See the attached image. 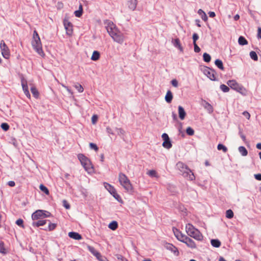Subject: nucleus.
<instances>
[{"mask_svg":"<svg viewBox=\"0 0 261 261\" xmlns=\"http://www.w3.org/2000/svg\"><path fill=\"white\" fill-rule=\"evenodd\" d=\"M220 89L224 92H228L229 91V87L224 84L220 85Z\"/></svg>","mask_w":261,"mask_h":261,"instance_id":"41","label":"nucleus"},{"mask_svg":"<svg viewBox=\"0 0 261 261\" xmlns=\"http://www.w3.org/2000/svg\"><path fill=\"white\" fill-rule=\"evenodd\" d=\"M215 64L218 67V68H219L220 69H221L222 70H224L223 62L221 60H220L219 59L216 60V61L215 62Z\"/></svg>","mask_w":261,"mask_h":261,"instance_id":"28","label":"nucleus"},{"mask_svg":"<svg viewBox=\"0 0 261 261\" xmlns=\"http://www.w3.org/2000/svg\"><path fill=\"white\" fill-rule=\"evenodd\" d=\"M116 256L119 261H128L126 258L120 254H116Z\"/></svg>","mask_w":261,"mask_h":261,"instance_id":"47","label":"nucleus"},{"mask_svg":"<svg viewBox=\"0 0 261 261\" xmlns=\"http://www.w3.org/2000/svg\"><path fill=\"white\" fill-rule=\"evenodd\" d=\"M171 84H172V86L175 87H177L178 86V82L175 79L172 80Z\"/></svg>","mask_w":261,"mask_h":261,"instance_id":"55","label":"nucleus"},{"mask_svg":"<svg viewBox=\"0 0 261 261\" xmlns=\"http://www.w3.org/2000/svg\"><path fill=\"white\" fill-rule=\"evenodd\" d=\"M162 137L164 140L162 144L163 146L167 149L170 148L172 147V144L169 140L168 135L166 133H164L162 135Z\"/></svg>","mask_w":261,"mask_h":261,"instance_id":"14","label":"nucleus"},{"mask_svg":"<svg viewBox=\"0 0 261 261\" xmlns=\"http://www.w3.org/2000/svg\"><path fill=\"white\" fill-rule=\"evenodd\" d=\"M63 206L66 208V209H69L70 207V204L68 203V202L66 200H63Z\"/></svg>","mask_w":261,"mask_h":261,"instance_id":"51","label":"nucleus"},{"mask_svg":"<svg viewBox=\"0 0 261 261\" xmlns=\"http://www.w3.org/2000/svg\"><path fill=\"white\" fill-rule=\"evenodd\" d=\"M243 115L247 119H250V114L247 112V111H244L243 113Z\"/></svg>","mask_w":261,"mask_h":261,"instance_id":"56","label":"nucleus"},{"mask_svg":"<svg viewBox=\"0 0 261 261\" xmlns=\"http://www.w3.org/2000/svg\"><path fill=\"white\" fill-rule=\"evenodd\" d=\"M233 212L231 210H228L226 212V217L228 219H231L233 217Z\"/></svg>","mask_w":261,"mask_h":261,"instance_id":"35","label":"nucleus"},{"mask_svg":"<svg viewBox=\"0 0 261 261\" xmlns=\"http://www.w3.org/2000/svg\"><path fill=\"white\" fill-rule=\"evenodd\" d=\"M173 232L176 238L182 242L187 238V236L181 233L177 229H173Z\"/></svg>","mask_w":261,"mask_h":261,"instance_id":"16","label":"nucleus"},{"mask_svg":"<svg viewBox=\"0 0 261 261\" xmlns=\"http://www.w3.org/2000/svg\"><path fill=\"white\" fill-rule=\"evenodd\" d=\"M77 157L85 170L88 173L92 172L93 169L90 161L83 154H79Z\"/></svg>","mask_w":261,"mask_h":261,"instance_id":"5","label":"nucleus"},{"mask_svg":"<svg viewBox=\"0 0 261 261\" xmlns=\"http://www.w3.org/2000/svg\"><path fill=\"white\" fill-rule=\"evenodd\" d=\"M31 91L32 94L33 95V96L35 98H38V96H39V92H38L37 89L35 87H31Z\"/></svg>","mask_w":261,"mask_h":261,"instance_id":"33","label":"nucleus"},{"mask_svg":"<svg viewBox=\"0 0 261 261\" xmlns=\"http://www.w3.org/2000/svg\"><path fill=\"white\" fill-rule=\"evenodd\" d=\"M203 60L205 62H210L211 59V56L207 53H204L203 55Z\"/></svg>","mask_w":261,"mask_h":261,"instance_id":"36","label":"nucleus"},{"mask_svg":"<svg viewBox=\"0 0 261 261\" xmlns=\"http://www.w3.org/2000/svg\"><path fill=\"white\" fill-rule=\"evenodd\" d=\"M47 212L43 210H37L32 215V218L33 220H38L43 218L47 217L49 215H46Z\"/></svg>","mask_w":261,"mask_h":261,"instance_id":"11","label":"nucleus"},{"mask_svg":"<svg viewBox=\"0 0 261 261\" xmlns=\"http://www.w3.org/2000/svg\"><path fill=\"white\" fill-rule=\"evenodd\" d=\"M74 87L80 93L83 92L84 91L83 87H82V86L81 84H80L79 83L76 84L74 85Z\"/></svg>","mask_w":261,"mask_h":261,"instance_id":"40","label":"nucleus"},{"mask_svg":"<svg viewBox=\"0 0 261 261\" xmlns=\"http://www.w3.org/2000/svg\"><path fill=\"white\" fill-rule=\"evenodd\" d=\"M179 117L181 120H184L186 116V113L184 109L180 106L178 107Z\"/></svg>","mask_w":261,"mask_h":261,"instance_id":"21","label":"nucleus"},{"mask_svg":"<svg viewBox=\"0 0 261 261\" xmlns=\"http://www.w3.org/2000/svg\"><path fill=\"white\" fill-rule=\"evenodd\" d=\"M147 174L151 177H158L156 172L154 170H149L147 172Z\"/></svg>","mask_w":261,"mask_h":261,"instance_id":"42","label":"nucleus"},{"mask_svg":"<svg viewBox=\"0 0 261 261\" xmlns=\"http://www.w3.org/2000/svg\"><path fill=\"white\" fill-rule=\"evenodd\" d=\"M97 120H98V117L97 115H94L92 116V118H91V121H92V123L93 124H95L96 123V122L97 121Z\"/></svg>","mask_w":261,"mask_h":261,"instance_id":"50","label":"nucleus"},{"mask_svg":"<svg viewBox=\"0 0 261 261\" xmlns=\"http://www.w3.org/2000/svg\"><path fill=\"white\" fill-rule=\"evenodd\" d=\"M173 99V95L171 91L168 90L165 96V100L167 102L170 103Z\"/></svg>","mask_w":261,"mask_h":261,"instance_id":"23","label":"nucleus"},{"mask_svg":"<svg viewBox=\"0 0 261 261\" xmlns=\"http://www.w3.org/2000/svg\"><path fill=\"white\" fill-rule=\"evenodd\" d=\"M21 85H22V89H23L24 94L28 98H30L31 95H30L29 89H28V87L27 85V82L22 81Z\"/></svg>","mask_w":261,"mask_h":261,"instance_id":"19","label":"nucleus"},{"mask_svg":"<svg viewBox=\"0 0 261 261\" xmlns=\"http://www.w3.org/2000/svg\"><path fill=\"white\" fill-rule=\"evenodd\" d=\"M173 43L175 47H177L181 51H183V48L180 44V40L178 38L175 39Z\"/></svg>","mask_w":261,"mask_h":261,"instance_id":"27","label":"nucleus"},{"mask_svg":"<svg viewBox=\"0 0 261 261\" xmlns=\"http://www.w3.org/2000/svg\"><path fill=\"white\" fill-rule=\"evenodd\" d=\"M0 252L4 254L7 253L5 248L4 243L3 242H1L0 243Z\"/></svg>","mask_w":261,"mask_h":261,"instance_id":"39","label":"nucleus"},{"mask_svg":"<svg viewBox=\"0 0 261 261\" xmlns=\"http://www.w3.org/2000/svg\"><path fill=\"white\" fill-rule=\"evenodd\" d=\"M183 242L185 243L188 247L191 248H194L196 247V244L195 242L189 237H187Z\"/></svg>","mask_w":261,"mask_h":261,"instance_id":"18","label":"nucleus"},{"mask_svg":"<svg viewBox=\"0 0 261 261\" xmlns=\"http://www.w3.org/2000/svg\"><path fill=\"white\" fill-rule=\"evenodd\" d=\"M89 146H90V147L91 149H94L96 151H98V148L95 144L93 143H90L89 144Z\"/></svg>","mask_w":261,"mask_h":261,"instance_id":"49","label":"nucleus"},{"mask_svg":"<svg viewBox=\"0 0 261 261\" xmlns=\"http://www.w3.org/2000/svg\"><path fill=\"white\" fill-rule=\"evenodd\" d=\"M227 84L231 89L236 90L242 94H246V89L244 88L242 85L239 84L235 80H229L227 82Z\"/></svg>","mask_w":261,"mask_h":261,"instance_id":"6","label":"nucleus"},{"mask_svg":"<svg viewBox=\"0 0 261 261\" xmlns=\"http://www.w3.org/2000/svg\"><path fill=\"white\" fill-rule=\"evenodd\" d=\"M238 42L241 45H244L248 44L247 40L243 36H240L239 38Z\"/></svg>","mask_w":261,"mask_h":261,"instance_id":"30","label":"nucleus"},{"mask_svg":"<svg viewBox=\"0 0 261 261\" xmlns=\"http://www.w3.org/2000/svg\"><path fill=\"white\" fill-rule=\"evenodd\" d=\"M211 244L213 247H219L221 245V242L219 240L213 239L211 241Z\"/></svg>","mask_w":261,"mask_h":261,"instance_id":"31","label":"nucleus"},{"mask_svg":"<svg viewBox=\"0 0 261 261\" xmlns=\"http://www.w3.org/2000/svg\"><path fill=\"white\" fill-rule=\"evenodd\" d=\"M107 132L110 134H114L112 129L109 127H107Z\"/></svg>","mask_w":261,"mask_h":261,"instance_id":"59","label":"nucleus"},{"mask_svg":"<svg viewBox=\"0 0 261 261\" xmlns=\"http://www.w3.org/2000/svg\"><path fill=\"white\" fill-rule=\"evenodd\" d=\"M186 133L190 136H192L194 134V130L191 127H188L186 129Z\"/></svg>","mask_w":261,"mask_h":261,"instance_id":"43","label":"nucleus"},{"mask_svg":"<svg viewBox=\"0 0 261 261\" xmlns=\"http://www.w3.org/2000/svg\"><path fill=\"white\" fill-rule=\"evenodd\" d=\"M198 35L196 33H194L193 35V44L196 43V41L198 39Z\"/></svg>","mask_w":261,"mask_h":261,"instance_id":"53","label":"nucleus"},{"mask_svg":"<svg viewBox=\"0 0 261 261\" xmlns=\"http://www.w3.org/2000/svg\"><path fill=\"white\" fill-rule=\"evenodd\" d=\"M250 58L254 61H257L258 57L256 53L254 51H251L250 52Z\"/></svg>","mask_w":261,"mask_h":261,"instance_id":"37","label":"nucleus"},{"mask_svg":"<svg viewBox=\"0 0 261 261\" xmlns=\"http://www.w3.org/2000/svg\"><path fill=\"white\" fill-rule=\"evenodd\" d=\"M118 180L120 185L124 189L129 193L134 192V187L128 177L124 173L120 172L118 175Z\"/></svg>","mask_w":261,"mask_h":261,"instance_id":"1","label":"nucleus"},{"mask_svg":"<svg viewBox=\"0 0 261 261\" xmlns=\"http://www.w3.org/2000/svg\"><path fill=\"white\" fill-rule=\"evenodd\" d=\"M104 186L105 188L110 193L111 195H113V196L117 199L118 201L121 200V197L119 196V194L116 192V189L115 188L111 185L110 184L107 183V182H104L103 183Z\"/></svg>","mask_w":261,"mask_h":261,"instance_id":"8","label":"nucleus"},{"mask_svg":"<svg viewBox=\"0 0 261 261\" xmlns=\"http://www.w3.org/2000/svg\"><path fill=\"white\" fill-rule=\"evenodd\" d=\"M256 148L257 149H260L261 150V143H259L257 144Z\"/></svg>","mask_w":261,"mask_h":261,"instance_id":"64","label":"nucleus"},{"mask_svg":"<svg viewBox=\"0 0 261 261\" xmlns=\"http://www.w3.org/2000/svg\"><path fill=\"white\" fill-rule=\"evenodd\" d=\"M165 247L172 252L174 253V254L176 256H178L179 254V252L177 248L174 246L173 245L170 243H166L165 245Z\"/></svg>","mask_w":261,"mask_h":261,"instance_id":"15","label":"nucleus"},{"mask_svg":"<svg viewBox=\"0 0 261 261\" xmlns=\"http://www.w3.org/2000/svg\"><path fill=\"white\" fill-rule=\"evenodd\" d=\"M198 14L200 16L201 19L203 20L204 21H206L207 20V16L205 13L202 9L198 10Z\"/></svg>","mask_w":261,"mask_h":261,"instance_id":"25","label":"nucleus"},{"mask_svg":"<svg viewBox=\"0 0 261 261\" xmlns=\"http://www.w3.org/2000/svg\"><path fill=\"white\" fill-rule=\"evenodd\" d=\"M64 26L66 31V34L68 36H71L73 33V26L72 23L67 19H64Z\"/></svg>","mask_w":261,"mask_h":261,"instance_id":"12","label":"nucleus"},{"mask_svg":"<svg viewBox=\"0 0 261 261\" xmlns=\"http://www.w3.org/2000/svg\"><path fill=\"white\" fill-rule=\"evenodd\" d=\"M1 128L5 131H7L9 129V125L7 123H2Z\"/></svg>","mask_w":261,"mask_h":261,"instance_id":"44","label":"nucleus"},{"mask_svg":"<svg viewBox=\"0 0 261 261\" xmlns=\"http://www.w3.org/2000/svg\"><path fill=\"white\" fill-rule=\"evenodd\" d=\"M46 220H40L37 222H34L33 223L32 225L33 226H35V227H39L40 226L44 225V224H46Z\"/></svg>","mask_w":261,"mask_h":261,"instance_id":"24","label":"nucleus"},{"mask_svg":"<svg viewBox=\"0 0 261 261\" xmlns=\"http://www.w3.org/2000/svg\"><path fill=\"white\" fill-rule=\"evenodd\" d=\"M32 45L35 51L41 57H44L45 54L44 53L42 43L39 36L37 32L35 30L33 32V40L32 41Z\"/></svg>","mask_w":261,"mask_h":261,"instance_id":"2","label":"nucleus"},{"mask_svg":"<svg viewBox=\"0 0 261 261\" xmlns=\"http://www.w3.org/2000/svg\"><path fill=\"white\" fill-rule=\"evenodd\" d=\"M2 54L5 59H9L10 56V50L4 40L1 41L0 44Z\"/></svg>","mask_w":261,"mask_h":261,"instance_id":"10","label":"nucleus"},{"mask_svg":"<svg viewBox=\"0 0 261 261\" xmlns=\"http://www.w3.org/2000/svg\"><path fill=\"white\" fill-rule=\"evenodd\" d=\"M100 54L98 51H94L91 56V59L92 61H97L99 59Z\"/></svg>","mask_w":261,"mask_h":261,"instance_id":"26","label":"nucleus"},{"mask_svg":"<svg viewBox=\"0 0 261 261\" xmlns=\"http://www.w3.org/2000/svg\"><path fill=\"white\" fill-rule=\"evenodd\" d=\"M239 151L243 156H246L248 154V151L247 149L244 146L239 147Z\"/></svg>","mask_w":261,"mask_h":261,"instance_id":"32","label":"nucleus"},{"mask_svg":"<svg viewBox=\"0 0 261 261\" xmlns=\"http://www.w3.org/2000/svg\"><path fill=\"white\" fill-rule=\"evenodd\" d=\"M116 130L118 134V135H124L125 134V131L121 128H116Z\"/></svg>","mask_w":261,"mask_h":261,"instance_id":"46","label":"nucleus"},{"mask_svg":"<svg viewBox=\"0 0 261 261\" xmlns=\"http://www.w3.org/2000/svg\"><path fill=\"white\" fill-rule=\"evenodd\" d=\"M186 230L189 236L195 239L198 241H201L203 239L202 233L191 224L188 223L186 225Z\"/></svg>","mask_w":261,"mask_h":261,"instance_id":"4","label":"nucleus"},{"mask_svg":"<svg viewBox=\"0 0 261 261\" xmlns=\"http://www.w3.org/2000/svg\"><path fill=\"white\" fill-rule=\"evenodd\" d=\"M257 35L258 37L261 39V28L258 29Z\"/></svg>","mask_w":261,"mask_h":261,"instance_id":"61","label":"nucleus"},{"mask_svg":"<svg viewBox=\"0 0 261 261\" xmlns=\"http://www.w3.org/2000/svg\"><path fill=\"white\" fill-rule=\"evenodd\" d=\"M203 72L211 80L216 81L217 80L216 73L214 69L205 67L203 69Z\"/></svg>","mask_w":261,"mask_h":261,"instance_id":"9","label":"nucleus"},{"mask_svg":"<svg viewBox=\"0 0 261 261\" xmlns=\"http://www.w3.org/2000/svg\"><path fill=\"white\" fill-rule=\"evenodd\" d=\"M111 37L114 41L119 44H122L124 40V35L120 31H119L116 34H113Z\"/></svg>","mask_w":261,"mask_h":261,"instance_id":"13","label":"nucleus"},{"mask_svg":"<svg viewBox=\"0 0 261 261\" xmlns=\"http://www.w3.org/2000/svg\"><path fill=\"white\" fill-rule=\"evenodd\" d=\"M57 224L55 223H49L48 227V230L51 231L55 229Z\"/></svg>","mask_w":261,"mask_h":261,"instance_id":"48","label":"nucleus"},{"mask_svg":"<svg viewBox=\"0 0 261 261\" xmlns=\"http://www.w3.org/2000/svg\"><path fill=\"white\" fill-rule=\"evenodd\" d=\"M106 29L111 37L119 31L112 21L108 20L106 22Z\"/></svg>","mask_w":261,"mask_h":261,"instance_id":"7","label":"nucleus"},{"mask_svg":"<svg viewBox=\"0 0 261 261\" xmlns=\"http://www.w3.org/2000/svg\"><path fill=\"white\" fill-rule=\"evenodd\" d=\"M8 185L11 187H14L15 186V183L14 181H9L8 182Z\"/></svg>","mask_w":261,"mask_h":261,"instance_id":"58","label":"nucleus"},{"mask_svg":"<svg viewBox=\"0 0 261 261\" xmlns=\"http://www.w3.org/2000/svg\"><path fill=\"white\" fill-rule=\"evenodd\" d=\"M118 223L115 221L111 222L108 226L109 228L112 230H115L118 228Z\"/></svg>","mask_w":261,"mask_h":261,"instance_id":"29","label":"nucleus"},{"mask_svg":"<svg viewBox=\"0 0 261 261\" xmlns=\"http://www.w3.org/2000/svg\"><path fill=\"white\" fill-rule=\"evenodd\" d=\"M62 86H63V87H64V88L67 90V91L68 92H69V93H71V94H72V93L71 92V90L68 88V87L65 86H64V85H62Z\"/></svg>","mask_w":261,"mask_h":261,"instance_id":"63","label":"nucleus"},{"mask_svg":"<svg viewBox=\"0 0 261 261\" xmlns=\"http://www.w3.org/2000/svg\"><path fill=\"white\" fill-rule=\"evenodd\" d=\"M176 167L180 172L182 173V175L184 177H186L190 180H193L195 179V177L193 172L182 162H178L176 164Z\"/></svg>","mask_w":261,"mask_h":261,"instance_id":"3","label":"nucleus"},{"mask_svg":"<svg viewBox=\"0 0 261 261\" xmlns=\"http://www.w3.org/2000/svg\"><path fill=\"white\" fill-rule=\"evenodd\" d=\"M127 5L130 10H134L137 5V0H128Z\"/></svg>","mask_w":261,"mask_h":261,"instance_id":"20","label":"nucleus"},{"mask_svg":"<svg viewBox=\"0 0 261 261\" xmlns=\"http://www.w3.org/2000/svg\"><path fill=\"white\" fill-rule=\"evenodd\" d=\"M254 177L256 180H261V174H254Z\"/></svg>","mask_w":261,"mask_h":261,"instance_id":"57","label":"nucleus"},{"mask_svg":"<svg viewBox=\"0 0 261 261\" xmlns=\"http://www.w3.org/2000/svg\"><path fill=\"white\" fill-rule=\"evenodd\" d=\"M194 51L196 53H199L200 51V48L199 47V46L197 45V43H194Z\"/></svg>","mask_w":261,"mask_h":261,"instance_id":"54","label":"nucleus"},{"mask_svg":"<svg viewBox=\"0 0 261 261\" xmlns=\"http://www.w3.org/2000/svg\"><path fill=\"white\" fill-rule=\"evenodd\" d=\"M217 149L219 150H222L224 152L227 151V148L222 144H219L218 145Z\"/></svg>","mask_w":261,"mask_h":261,"instance_id":"38","label":"nucleus"},{"mask_svg":"<svg viewBox=\"0 0 261 261\" xmlns=\"http://www.w3.org/2000/svg\"><path fill=\"white\" fill-rule=\"evenodd\" d=\"M240 18V15L239 14H236L234 16V20L237 21L238 20H239Z\"/></svg>","mask_w":261,"mask_h":261,"instance_id":"62","label":"nucleus"},{"mask_svg":"<svg viewBox=\"0 0 261 261\" xmlns=\"http://www.w3.org/2000/svg\"><path fill=\"white\" fill-rule=\"evenodd\" d=\"M39 188L41 191L45 193L46 195H49V192L48 189L44 186L43 184H41L39 186Z\"/></svg>","mask_w":261,"mask_h":261,"instance_id":"34","label":"nucleus"},{"mask_svg":"<svg viewBox=\"0 0 261 261\" xmlns=\"http://www.w3.org/2000/svg\"><path fill=\"white\" fill-rule=\"evenodd\" d=\"M16 224L18 225L19 226L22 227V228H24V225H23V221L22 219H19L18 220H16Z\"/></svg>","mask_w":261,"mask_h":261,"instance_id":"45","label":"nucleus"},{"mask_svg":"<svg viewBox=\"0 0 261 261\" xmlns=\"http://www.w3.org/2000/svg\"><path fill=\"white\" fill-rule=\"evenodd\" d=\"M209 16L211 17H214L216 16L215 13L214 12L210 11L208 12Z\"/></svg>","mask_w":261,"mask_h":261,"instance_id":"60","label":"nucleus"},{"mask_svg":"<svg viewBox=\"0 0 261 261\" xmlns=\"http://www.w3.org/2000/svg\"><path fill=\"white\" fill-rule=\"evenodd\" d=\"M68 236L76 240H80L82 239V236L77 232H70L68 233Z\"/></svg>","mask_w":261,"mask_h":261,"instance_id":"22","label":"nucleus"},{"mask_svg":"<svg viewBox=\"0 0 261 261\" xmlns=\"http://www.w3.org/2000/svg\"><path fill=\"white\" fill-rule=\"evenodd\" d=\"M87 248L88 250L94 256H95L97 259H100V257H101L100 253L98 252L93 247L88 245Z\"/></svg>","mask_w":261,"mask_h":261,"instance_id":"17","label":"nucleus"},{"mask_svg":"<svg viewBox=\"0 0 261 261\" xmlns=\"http://www.w3.org/2000/svg\"><path fill=\"white\" fill-rule=\"evenodd\" d=\"M83 11H81V10H78L74 12V14L75 16L77 17H80L82 15Z\"/></svg>","mask_w":261,"mask_h":261,"instance_id":"52","label":"nucleus"}]
</instances>
